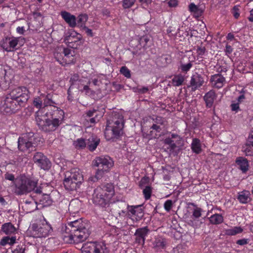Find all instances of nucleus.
<instances>
[{"mask_svg":"<svg viewBox=\"0 0 253 253\" xmlns=\"http://www.w3.org/2000/svg\"><path fill=\"white\" fill-rule=\"evenodd\" d=\"M64 116V113L62 110L52 106L45 114H43L42 110L37 111L36 121L38 126L43 131H53L62 123Z\"/></svg>","mask_w":253,"mask_h":253,"instance_id":"nucleus-1","label":"nucleus"},{"mask_svg":"<svg viewBox=\"0 0 253 253\" xmlns=\"http://www.w3.org/2000/svg\"><path fill=\"white\" fill-rule=\"evenodd\" d=\"M89 224L82 219L68 222L62 233V238L66 243H79L85 241L89 235Z\"/></svg>","mask_w":253,"mask_h":253,"instance_id":"nucleus-2","label":"nucleus"},{"mask_svg":"<svg viewBox=\"0 0 253 253\" xmlns=\"http://www.w3.org/2000/svg\"><path fill=\"white\" fill-rule=\"evenodd\" d=\"M38 180L21 174L15 178L13 192L17 195H22L34 191L37 194L42 193V188L38 186Z\"/></svg>","mask_w":253,"mask_h":253,"instance_id":"nucleus-3","label":"nucleus"},{"mask_svg":"<svg viewBox=\"0 0 253 253\" xmlns=\"http://www.w3.org/2000/svg\"><path fill=\"white\" fill-rule=\"evenodd\" d=\"M124 116L119 113L112 114V118L107 121L104 134L107 140L117 138L123 133Z\"/></svg>","mask_w":253,"mask_h":253,"instance_id":"nucleus-4","label":"nucleus"},{"mask_svg":"<svg viewBox=\"0 0 253 253\" xmlns=\"http://www.w3.org/2000/svg\"><path fill=\"white\" fill-rule=\"evenodd\" d=\"M114 195L113 185L108 183L95 189L92 199L94 204L104 207L109 204Z\"/></svg>","mask_w":253,"mask_h":253,"instance_id":"nucleus-5","label":"nucleus"},{"mask_svg":"<svg viewBox=\"0 0 253 253\" xmlns=\"http://www.w3.org/2000/svg\"><path fill=\"white\" fill-rule=\"evenodd\" d=\"M92 165L98 168L94 178H90L89 180L95 181L101 179L105 173L109 172L114 165L113 160L107 156L97 157L92 161Z\"/></svg>","mask_w":253,"mask_h":253,"instance_id":"nucleus-6","label":"nucleus"},{"mask_svg":"<svg viewBox=\"0 0 253 253\" xmlns=\"http://www.w3.org/2000/svg\"><path fill=\"white\" fill-rule=\"evenodd\" d=\"M83 181L81 170L78 168H74L65 173L63 184L67 190L73 191L77 189Z\"/></svg>","mask_w":253,"mask_h":253,"instance_id":"nucleus-7","label":"nucleus"},{"mask_svg":"<svg viewBox=\"0 0 253 253\" xmlns=\"http://www.w3.org/2000/svg\"><path fill=\"white\" fill-rule=\"evenodd\" d=\"M51 225L43 217L39 222L33 224L28 229V234L34 238L48 236L52 232Z\"/></svg>","mask_w":253,"mask_h":253,"instance_id":"nucleus-8","label":"nucleus"},{"mask_svg":"<svg viewBox=\"0 0 253 253\" xmlns=\"http://www.w3.org/2000/svg\"><path fill=\"white\" fill-rule=\"evenodd\" d=\"M40 138L38 134L30 132L22 134L18 140L19 149L23 152L33 151L38 145Z\"/></svg>","mask_w":253,"mask_h":253,"instance_id":"nucleus-9","label":"nucleus"},{"mask_svg":"<svg viewBox=\"0 0 253 253\" xmlns=\"http://www.w3.org/2000/svg\"><path fill=\"white\" fill-rule=\"evenodd\" d=\"M82 253H109V251L103 242H88L83 245Z\"/></svg>","mask_w":253,"mask_h":253,"instance_id":"nucleus-10","label":"nucleus"},{"mask_svg":"<svg viewBox=\"0 0 253 253\" xmlns=\"http://www.w3.org/2000/svg\"><path fill=\"white\" fill-rule=\"evenodd\" d=\"M8 95L14 100L20 107L24 106L29 97L28 90L25 87H18L14 89Z\"/></svg>","mask_w":253,"mask_h":253,"instance_id":"nucleus-11","label":"nucleus"},{"mask_svg":"<svg viewBox=\"0 0 253 253\" xmlns=\"http://www.w3.org/2000/svg\"><path fill=\"white\" fill-rule=\"evenodd\" d=\"M73 53L74 52L69 48H64L61 53H56L55 57L56 60L62 65L70 64L75 62Z\"/></svg>","mask_w":253,"mask_h":253,"instance_id":"nucleus-12","label":"nucleus"},{"mask_svg":"<svg viewBox=\"0 0 253 253\" xmlns=\"http://www.w3.org/2000/svg\"><path fill=\"white\" fill-rule=\"evenodd\" d=\"M64 41L73 48H77L78 45L83 44L82 35L73 30L67 32Z\"/></svg>","mask_w":253,"mask_h":253,"instance_id":"nucleus-13","label":"nucleus"},{"mask_svg":"<svg viewBox=\"0 0 253 253\" xmlns=\"http://www.w3.org/2000/svg\"><path fill=\"white\" fill-rule=\"evenodd\" d=\"M17 103L8 95L1 101L0 106L1 112L6 114L15 113L18 109Z\"/></svg>","mask_w":253,"mask_h":253,"instance_id":"nucleus-14","label":"nucleus"},{"mask_svg":"<svg viewBox=\"0 0 253 253\" xmlns=\"http://www.w3.org/2000/svg\"><path fill=\"white\" fill-rule=\"evenodd\" d=\"M195 208L193 209L192 215L188 221V223L191 226L198 228L200 227L202 222L199 220V218L202 215V210L194 205Z\"/></svg>","mask_w":253,"mask_h":253,"instance_id":"nucleus-15","label":"nucleus"},{"mask_svg":"<svg viewBox=\"0 0 253 253\" xmlns=\"http://www.w3.org/2000/svg\"><path fill=\"white\" fill-rule=\"evenodd\" d=\"M33 160L41 169H48L50 167L49 160L42 153H36L33 157Z\"/></svg>","mask_w":253,"mask_h":253,"instance_id":"nucleus-16","label":"nucleus"},{"mask_svg":"<svg viewBox=\"0 0 253 253\" xmlns=\"http://www.w3.org/2000/svg\"><path fill=\"white\" fill-rule=\"evenodd\" d=\"M19 38L14 37H8L3 39L1 41V47L6 51H13L18 44Z\"/></svg>","mask_w":253,"mask_h":253,"instance_id":"nucleus-17","label":"nucleus"},{"mask_svg":"<svg viewBox=\"0 0 253 253\" xmlns=\"http://www.w3.org/2000/svg\"><path fill=\"white\" fill-rule=\"evenodd\" d=\"M129 214L132 216L133 220H140L144 215L143 210L141 205L127 206Z\"/></svg>","mask_w":253,"mask_h":253,"instance_id":"nucleus-18","label":"nucleus"},{"mask_svg":"<svg viewBox=\"0 0 253 253\" xmlns=\"http://www.w3.org/2000/svg\"><path fill=\"white\" fill-rule=\"evenodd\" d=\"M204 83L203 78L198 73H195L191 77L190 81V87L192 90L195 91L203 85Z\"/></svg>","mask_w":253,"mask_h":253,"instance_id":"nucleus-19","label":"nucleus"},{"mask_svg":"<svg viewBox=\"0 0 253 253\" xmlns=\"http://www.w3.org/2000/svg\"><path fill=\"white\" fill-rule=\"evenodd\" d=\"M210 83L213 87L220 88L225 84V79L221 74H215L211 76Z\"/></svg>","mask_w":253,"mask_h":253,"instance_id":"nucleus-20","label":"nucleus"},{"mask_svg":"<svg viewBox=\"0 0 253 253\" xmlns=\"http://www.w3.org/2000/svg\"><path fill=\"white\" fill-rule=\"evenodd\" d=\"M149 230L147 227L140 228L136 229L135 235L136 236L135 241L139 244L143 245L145 243V238L147 236Z\"/></svg>","mask_w":253,"mask_h":253,"instance_id":"nucleus-21","label":"nucleus"},{"mask_svg":"<svg viewBox=\"0 0 253 253\" xmlns=\"http://www.w3.org/2000/svg\"><path fill=\"white\" fill-rule=\"evenodd\" d=\"M61 16L70 27L74 28L77 26V18L75 16L66 11H62Z\"/></svg>","mask_w":253,"mask_h":253,"instance_id":"nucleus-22","label":"nucleus"},{"mask_svg":"<svg viewBox=\"0 0 253 253\" xmlns=\"http://www.w3.org/2000/svg\"><path fill=\"white\" fill-rule=\"evenodd\" d=\"M171 138L169 137L166 138L164 140V143L166 144L169 145L171 150H173L176 147V143H174V141L177 142V144H180L181 138L178 135L173 133L171 135Z\"/></svg>","mask_w":253,"mask_h":253,"instance_id":"nucleus-23","label":"nucleus"},{"mask_svg":"<svg viewBox=\"0 0 253 253\" xmlns=\"http://www.w3.org/2000/svg\"><path fill=\"white\" fill-rule=\"evenodd\" d=\"M100 139L97 136L92 135L86 140V146L91 151H94L98 145Z\"/></svg>","mask_w":253,"mask_h":253,"instance_id":"nucleus-24","label":"nucleus"},{"mask_svg":"<svg viewBox=\"0 0 253 253\" xmlns=\"http://www.w3.org/2000/svg\"><path fill=\"white\" fill-rule=\"evenodd\" d=\"M215 98L216 94L214 90H211L206 93L204 96V99L206 102L207 106L209 108L211 107Z\"/></svg>","mask_w":253,"mask_h":253,"instance_id":"nucleus-25","label":"nucleus"},{"mask_svg":"<svg viewBox=\"0 0 253 253\" xmlns=\"http://www.w3.org/2000/svg\"><path fill=\"white\" fill-rule=\"evenodd\" d=\"M237 199L242 204L248 203L251 200L250 192L247 190L240 192L238 193Z\"/></svg>","mask_w":253,"mask_h":253,"instance_id":"nucleus-26","label":"nucleus"},{"mask_svg":"<svg viewBox=\"0 0 253 253\" xmlns=\"http://www.w3.org/2000/svg\"><path fill=\"white\" fill-rule=\"evenodd\" d=\"M236 163L240 169L245 172L248 170L249 163L247 160L243 157L237 158Z\"/></svg>","mask_w":253,"mask_h":253,"instance_id":"nucleus-27","label":"nucleus"},{"mask_svg":"<svg viewBox=\"0 0 253 253\" xmlns=\"http://www.w3.org/2000/svg\"><path fill=\"white\" fill-rule=\"evenodd\" d=\"M1 231L5 234H12L15 233L16 229L10 222L4 223L1 228Z\"/></svg>","mask_w":253,"mask_h":253,"instance_id":"nucleus-28","label":"nucleus"},{"mask_svg":"<svg viewBox=\"0 0 253 253\" xmlns=\"http://www.w3.org/2000/svg\"><path fill=\"white\" fill-rule=\"evenodd\" d=\"M191 149L193 152L198 154L202 152V146L200 140L198 138H193L191 143Z\"/></svg>","mask_w":253,"mask_h":253,"instance_id":"nucleus-29","label":"nucleus"},{"mask_svg":"<svg viewBox=\"0 0 253 253\" xmlns=\"http://www.w3.org/2000/svg\"><path fill=\"white\" fill-rule=\"evenodd\" d=\"M22 207L26 210V211L27 212H31L37 209V206L35 201L32 200L29 201L26 200L22 206Z\"/></svg>","mask_w":253,"mask_h":253,"instance_id":"nucleus-30","label":"nucleus"},{"mask_svg":"<svg viewBox=\"0 0 253 253\" xmlns=\"http://www.w3.org/2000/svg\"><path fill=\"white\" fill-rule=\"evenodd\" d=\"M51 97L52 95L50 94H48L44 99V107L42 109L43 112V114H45L44 112L46 110L48 111V109H50L51 107L54 106L53 104H55V103L52 100Z\"/></svg>","mask_w":253,"mask_h":253,"instance_id":"nucleus-31","label":"nucleus"},{"mask_svg":"<svg viewBox=\"0 0 253 253\" xmlns=\"http://www.w3.org/2000/svg\"><path fill=\"white\" fill-rule=\"evenodd\" d=\"M153 248L157 251H161L165 247V241L164 239L159 237L155 239L153 243Z\"/></svg>","mask_w":253,"mask_h":253,"instance_id":"nucleus-32","label":"nucleus"},{"mask_svg":"<svg viewBox=\"0 0 253 253\" xmlns=\"http://www.w3.org/2000/svg\"><path fill=\"white\" fill-rule=\"evenodd\" d=\"M150 132V138L159 137L161 134L159 133L161 130L160 126L157 124H154L151 127Z\"/></svg>","mask_w":253,"mask_h":253,"instance_id":"nucleus-33","label":"nucleus"},{"mask_svg":"<svg viewBox=\"0 0 253 253\" xmlns=\"http://www.w3.org/2000/svg\"><path fill=\"white\" fill-rule=\"evenodd\" d=\"M243 229L239 226H235L225 230V234L229 236H234L243 232Z\"/></svg>","mask_w":253,"mask_h":253,"instance_id":"nucleus-34","label":"nucleus"},{"mask_svg":"<svg viewBox=\"0 0 253 253\" xmlns=\"http://www.w3.org/2000/svg\"><path fill=\"white\" fill-rule=\"evenodd\" d=\"M189 9L190 12H193L197 17L201 16L203 12V9L202 8L193 3H191L189 5Z\"/></svg>","mask_w":253,"mask_h":253,"instance_id":"nucleus-35","label":"nucleus"},{"mask_svg":"<svg viewBox=\"0 0 253 253\" xmlns=\"http://www.w3.org/2000/svg\"><path fill=\"white\" fill-rule=\"evenodd\" d=\"M209 220L212 224H219L223 221V217L221 214L216 213L211 215L209 218Z\"/></svg>","mask_w":253,"mask_h":253,"instance_id":"nucleus-36","label":"nucleus"},{"mask_svg":"<svg viewBox=\"0 0 253 253\" xmlns=\"http://www.w3.org/2000/svg\"><path fill=\"white\" fill-rule=\"evenodd\" d=\"M88 19V16L85 14H80L77 19V25L82 28L85 26V23Z\"/></svg>","mask_w":253,"mask_h":253,"instance_id":"nucleus-37","label":"nucleus"},{"mask_svg":"<svg viewBox=\"0 0 253 253\" xmlns=\"http://www.w3.org/2000/svg\"><path fill=\"white\" fill-rule=\"evenodd\" d=\"M184 81V77L181 74H178L173 78L172 79V84L174 86H178L182 85Z\"/></svg>","mask_w":253,"mask_h":253,"instance_id":"nucleus-38","label":"nucleus"},{"mask_svg":"<svg viewBox=\"0 0 253 253\" xmlns=\"http://www.w3.org/2000/svg\"><path fill=\"white\" fill-rule=\"evenodd\" d=\"M15 241H16L15 237H5L3 238L1 240V241L0 242V244L3 246H5L7 244L12 245L15 242Z\"/></svg>","mask_w":253,"mask_h":253,"instance_id":"nucleus-39","label":"nucleus"},{"mask_svg":"<svg viewBox=\"0 0 253 253\" xmlns=\"http://www.w3.org/2000/svg\"><path fill=\"white\" fill-rule=\"evenodd\" d=\"M86 79V78L84 77L83 76L80 77V76L78 74H73L70 79V82H72V84H75L77 82H79L81 84L84 83Z\"/></svg>","mask_w":253,"mask_h":253,"instance_id":"nucleus-40","label":"nucleus"},{"mask_svg":"<svg viewBox=\"0 0 253 253\" xmlns=\"http://www.w3.org/2000/svg\"><path fill=\"white\" fill-rule=\"evenodd\" d=\"M74 146L78 149H83L86 147V141L83 138H79L73 143Z\"/></svg>","mask_w":253,"mask_h":253,"instance_id":"nucleus-41","label":"nucleus"},{"mask_svg":"<svg viewBox=\"0 0 253 253\" xmlns=\"http://www.w3.org/2000/svg\"><path fill=\"white\" fill-rule=\"evenodd\" d=\"M242 151L247 156H251L253 155V147L250 143H246L242 147Z\"/></svg>","mask_w":253,"mask_h":253,"instance_id":"nucleus-42","label":"nucleus"},{"mask_svg":"<svg viewBox=\"0 0 253 253\" xmlns=\"http://www.w3.org/2000/svg\"><path fill=\"white\" fill-rule=\"evenodd\" d=\"M143 194L146 200L150 198L152 194V188L150 186H146L143 190Z\"/></svg>","mask_w":253,"mask_h":253,"instance_id":"nucleus-43","label":"nucleus"},{"mask_svg":"<svg viewBox=\"0 0 253 253\" xmlns=\"http://www.w3.org/2000/svg\"><path fill=\"white\" fill-rule=\"evenodd\" d=\"M135 1L136 0H123L122 6L124 8H129L134 5Z\"/></svg>","mask_w":253,"mask_h":253,"instance_id":"nucleus-44","label":"nucleus"},{"mask_svg":"<svg viewBox=\"0 0 253 253\" xmlns=\"http://www.w3.org/2000/svg\"><path fill=\"white\" fill-rule=\"evenodd\" d=\"M120 72L121 74L123 75L127 78H130L131 77L130 71L126 66L121 67Z\"/></svg>","mask_w":253,"mask_h":253,"instance_id":"nucleus-45","label":"nucleus"},{"mask_svg":"<svg viewBox=\"0 0 253 253\" xmlns=\"http://www.w3.org/2000/svg\"><path fill=\"white\" fill-rule=\"evenodd\" d=\"M91 82L95 86H99L101 84L100 76L98 75L93 76L91 79Z\"/></svg>","mask_w":253,"mask_h":253,"instance_id":"nucleus-46","label":"nucleus"},{"mask_svg":"<svg viewBox=\"0 0 253 253\" xmlns=\"http://www.w3.org/2000/svg\"><path fill=\"white\" fill-rule=\"evenodd\" d=\"M33 104L36 108L41 109L42 106V100L40 97H36L34 100Z\"/></svg>","mask_w":253,"mask_h":253,"instance_id":"nucleus-47","label":"nucleus"},{"mask_svg":"<svg viewBox=\"0 0 253 253\" xmlns=\"http://www.w3.org/2000/svg\"><path fill=\"white\" fill-rule=\"evenodd\" d=\"M192 67V64L189 62L187 64H182L180 66V69L183 72L186 73Z\"/></svg>","mask_w":253,"mask_h":253,"instance_id":"nucleus-48","label":"nucleus"},{"mask_svg":"<svg viewBox=\"0 0 253 253\" xmlns=\"http://www.w3.org/2000/svg\"><path fill=\"white\" fill-rule=\"evenodd\" d=\"M5 178L7 180L12 181L13 182L12 185H11V187L13 189V186L14 185L15 178L14 175L10 173H6L4 175Z\"/></svg>","mask_w":253,"mask_h":253,"instance_id":"nucleus-49","label":"nucleus"},{"mask_svg":"<svg viewBox=\"0 0 253 253\" xmlns=\"http://www.w3.org/2000/svg\"><path fill=\"white\" fill-rule=\"evenodd\" d=\"M138 1L140 3L141 7L143 8H146L152 3V0H138Z\"/></svg>","mask_w":253,"mask_h":253,"instance_id":"nucleus-50","label":"nucleus"},{"mask_svg":"<svg viewBox=\"0 0 253 253\" xmlns=\"http://www.w3.org/2000/svg\"><path fill=\"white\" fill-rule=\"evenodd\" d=\"M172 202L171 200H167L164 204V208L167 211H169L172 207Z\"/></svg>","mask_w":253,"mask_h":253,"instance_id":"nucleus-51","label":"nucleus"},{"mask_svg":"<svg viewBox=\"0 0 253 253\" xmlns=\"http://www.w3.org/2000/svg\"><path fill=\"white\" fill-rule=\"evenodd\" d=\"M25 248L21 246H18L13 251L12 253H24Z\"/></svg>","mask_w":253,"mask_h":253,"instance_id":"nucleus-52","label":"nucleus"},{"mask_svg":"<svg viewBox=\"0 0 253 253\" xmlns=\"http://www.w3.org/2000/svg\"><path fill=\"white\" fill-rule=\"evenodd\" d=\"M81 91L84 92L86 94H90L92 92V91L88 85H84L83 88L81 89Z\"/></svg>","mask_w":253,"mask_h":253,"instance_id":"nucleus-53","label":"nucleus"},{"mask_svg":"<svg viewBox=\"0 0 253 253\" xmlns=\"http://www.w3.org/2000/svg\"><path fill=\"white\" fill-rule=\"evenodd\" d=\"M231 109L233 111L238 112L239 110V103H233L231 105Z\"/></svg>","mask_w":253,"mask_h":253,"instance_id":"nucleus-54","label":"nucleus"},{"mask_svg":"<svg viewBox=\"0 0 253 253\" xmlns=\"http://www.w3.org/2000/svg\"><path fill=\"white\" fill-rule=\"evenodd\" d=\"M205 52V48L204 47H198L197 49V53L199 56L204 55Z\"/></svg>","mask_w":253,"mask_h":253,"instance_id":"nucleus-55","label":"nucleus"},{"mask_svg":"<svg viewBox=\"0 0 253 253\" xmlns=\"http://www.w3.org/2000/svg\"><path fill=\"white\" fill-rule=\"evenodd\" d=\"M236 243L239 245H245L248 243V240L247 239H242L237 241Z\"/></svg>","mask_w":253,"mask_h":253,"instance_id":"nucleus-56","label":"nucleus"},{"mask_svg":"<svg viewBox=\"0 0 253 253\" xmlns=\"http://www.w3.org/2000/svg\"><path fill=\"white\" fill-rule=\"evenodd\" d=\"M167 3L169 7H175L177 5V1L176 0H169Z\"/></svg>","mask_w":253,"mask_h":253,"instance_id":"nucleus-57","label":"nucleus"},{"mask_svg":"<svg viewBox=\"0 0 253 253\" xmlns=\"http://www.w3.org/2000/svg\"><path fill=\"white\" fill-rule=\"evenodd\" d=\"M82 29L85 31V33L87 36H89L90 37L93 36V34L92 30L91 29H89L88 28H87L86 26H85Z\"/></svg>","mask_w":253,"mask_h":253,"instance_id":"nucleus-58","label":"nucleus"},{"mask_svg":"<svg viewBox=\"0 0 253 253\" xmlns=\"http://www.w3.org/2000/svg\"><path fill=\"white\" fill-rule=\"evenodd\" d=\"M232 51L233 48H232V47L228 44H226V48L225 49L226 54L228 55L229 54H231L232 52Z\"/></svg>","mask_w":253,"mask_h":253,"instance_id":"nucleus-59","label":"nucleus"},{"mask_svg":"<svg viewBox=\"0 0 253 253\" xmlns=\"http://www.w3.org/2000/svg\"><path fill=\"white\" fill-rule=\"evenodd\" d=\"M96 113V111L95 110H89L86 112L85 114V118H90L94 116V114Z\"/></svg>","mask_w":253,"mask_h":253,"instance_id":"nucleus-60","label":"nucleus"},{"mask_svg":"<svg viewBox=\"0 0 253 253\" xmlns=\"http://www.w3.org/2000/svg\"><path fill=\"white\" fill-rule=\"evenodd\" d=\"M148 181L147 177H143L140 181V186L141 188L143 186V185Z\"/></svg>","mask_w":253,"mask_h":253,"instance_id":"nucleus-61","label":"nucleus"},{"mask_svg":"<svg viewBox=\"0 0 253 253\" xmlns=\"http://www.w3.org/2000/svg\"><path fill=\"white\" fill-rule=\"evenodd\" d=\"M113 87L117 90H119L122 88V85L120 84H117L116 83H113Z\"/></svg>","mask_w":253,"mask_h":253,"instance_id":"nucleus-62","label":"nucleus"},{"mask_svg":"<svg viewBox=\"0 0 253 253\" xmlns=\"http://www.w3.org/2000/svg\"><path fill=\"white\" fill-rule=\"evenodd\" d=\"M16 32L20 34H23L25 32L24 27H18L16 28Z\"/></svg>","mask_w":253,"mask_h":253,"instance_id":"nucleus-63","label":"nucleus"},{"mask_svg":"<svg viewBox=\"0 0 253 253\" xmlns=\"http://www.w3.org/2000/svg\"><path fill=\"white\" fill-rule=\"evenodd\" d=\"M233 15L235 17V18L237 19L239 18L240 16V13L238 11V10L236 8V7L234 8V11H233Z\"/></svg>","mask_w":253,"mask_h":253,"instance_id":"nucleus-64","label":"nucleus"}]
</instances>
